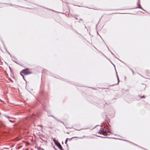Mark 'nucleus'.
<instances>
[{
  "label": "nucleus",
  "mask_w": 150,
  "mask_h": 150,
  "mask_svg": "<svg viewBox=\"0 0 150 150\" xmlns=\"http://www.w3.org/2000/svg\"><path fill=\"white\" fill-rule=\"evenodd\" d=\"M111 133V132L109 130L107 129L104 130L103 129L102 134L106 136L107 135H109Z\"/></svg>",
  "instance_id": "obj_1"
},
{
  "label": "nucleus",
  "mask_w": 150,
  "mask_h": 150,
  "mask_svg": "<svg viewBox=\"0 0 150 150\" xmlns=\"http://www.w3.org/2000/svg\"><path fill=\"white\" fill-rule=\"evenodd\" d=\"M56 146L58 147L61 150H64L63 149L62 145L59 143H57V144H56Z\"/></svg>",
  "instance_id": "obj_2"
},
{
  "label": "nucleus",
  "mask_w": 150,
  "mask_h": 150,
  "mask_svg": "<svg viewBox=\"0 0 150 150\" xmlns=\"http://www.w3.org/2000/svg\"><path fill=\"white\" fill-rule=\"evenodd\" d=\"M28 71L25 70H23L21 72V73H23L25 75H28Z\"/></svg>",
  "instance_id": "obj_3"
},
{
  "label": "nucleus",
  "mask_w": 150,
  "mask_h": 150,
  "mask_svg": "<svg viewBox=\"0 0 150 150\" xmlns=\"http://www.w3.org/2000/svg\"><path fill=\"white\" fill-rule=\"evenodd\" d=\"M137 7L136 8H140L141 9H142V10L144 11H145V12H146V11H145L142 7H141V6L140 5V4H139V3H138V2H137Z\"/></svg>",
  "instance_id": "obj_4"
},
{
  "label": "nucleus",
  "mask_w": 150,
  "mask_h": 150,
  "mask_svg": "<svg viewBox=\"0 0 150 150\" xmlns=\"http://www.w3.org/2000/svg\"><path fill=\"white\" fill-rule=\"evenodd\" d=\"M0 127L1 128L4 129L5 128V125L3 123L1 122L0 123Z\"/></svg>",
  "instance_id": "obj_5"
},
{
  "label": "nucleus",
  "mask_w": 150,
  "mask_h": 150,
  "mask_svg": "<svg viewBox=\"0 0 150 150\" xmlns=\"http://www.w3.org/2000/svg\"><path fill=\"white\" fill-rule=\"evenodd\" d=\"M4 116L6 117V118L8 119H16V118L13 117H11L9 116H8L6 115H4Z\"/></svg>",
  "instance_id": "obj_6"
},
{
  "label": "nucleus",
  "mask_w": 150,
  "mask_h": 150,
  "mask_svg": "<svg viewBox=\"0 0 150 150\" xmlns=\"http://www.w3.org/2000/svg\"><path fill=\"white\" fill-rule=\"evenodd\" d=\"M11 57L12 58V61L14 62L17 64H18V63L15 61L16 60H17V59L14 56H11Z\"/></svg>",
  "instance_id": "obj_7"
},
{
  "label": "nucleus",
  "mask_w": 150,
  "mask_h": 150,
  "mask_svg": "<svg viewBox=\"0 0 150 150\" xmlns=\"http://www.w3.org/2000/svg\"><path fill=\"white\" fill-rule=\"evenodd\" d=\"M42 105H43V109L44 110L46 111V112H48V110H47V109L46 108V105H43L42 104Z\"/></svg>",
  "instance_id": "obj_8"
},
{
  "label": "nucleus",
  "mask_w": 150,
  "mask_h": 150,
  "mask_svg": "<svg viewBox=\"0 0 150 150\" xmlns=\"http://www.w3.org/2000/svg\"><path fill=\"white\" fill-rule=\"evenodd\" d=\"M52 139H53V141L54 142V143L55 145H56V144H57V143H59V142H57L56 141L55 138H52Z\"/></svg>",
  "instance_id": "obj_9"
},
{
  "label": "nucleus",
  "mask_w": 150,
  "mask_h": 150,
  "mask_svg": "<svg viewBox=\"0 0 150 150\" xmlns=\"http://www.w3.org/2000/svg\"><path fill=\"white\" fill-rule=\"evenodd\" d=\"M124 140V141H126V142H130V143H131V144H133L134 145H136V146H138V145H137V144H134V143H133L132 142H130V141H128V140Z\"/></svg>",
  "instance_id": "obj_10"
},
{
  "label": "nucleus",
  "mask_w": 150,
  "mask_h": 150,
  "mask_svg": "<svg viewBox=\"0 0 150 150\" xmlns=\"http://www.w3.org/2000/svg\"><path fill=\"white\" fill-rule=\"evenodd\" d=\"M100 137L101 138H113V139H117L115 138H111V137H102V136H100Z\"/></svg>",
  "instance_id": "obj_11"
},
{
  "label": "nucleus",
  "mask_w": 150,
  "mask_h": 150,
  "mask_svg": "<svg viewBox=\"0 0 150 150\" xmlns=\"http://www.w3.org/2000/svg\"><path fill=\"white\" fill-rule=\"evenodd\" d=\"M79 22L81 23L82 24H83L84 23V22L83 20L81 19H79V21H78Z\"/></svg>",
  "instance_id": "obj_12"
},
{
  "label": "nucleus",
  "mask_w": 150,
  "mask_h": 150,
  "mask_svg": "<svg viewBox=\"0 0 150 150\" xmlns=\"http://www.w3.org/2000/svg\"><path fill=\"white\" fill-rule=\"evenodd\" d=\"M102 130H103V128H101L100 129V130H99V131L98 132V133H100V134L102 133Z\"/></svg>",
  "instance_id": "obj_13"
},
{
  "label": "nucleus",
  "mask_w": 150,
  "mask_h": 150,
  "mask_svg": "<svg viewBox=\"0 0 150 150\" xmlns=\"http://www.w3.org/2000/svg\"><path fill=\"white\" fill-rule=\"evenodd\" d=\"M37 149L38 150H44L43 149H42V148H41L40 147H38L37 148Z\"/></svg>",
  "instance_id": "obj_14"
},
{
  "label": "nucleus",
  "mask_w": 150,
  "mask_h": 150,
  "mask_svg": "<svg viewBox=\"0 0 150 150\" xmlns=\"http://www.w3.org/2000/svg\"><path fill=\"white\" fill-rule=\"evenodd\" d=\"M68 139V138H67L66 139L65 141V144H66V145L67 146H68V145L67 144V142Z\"/></svg>",
  "instance_id": "obj_15"
},
{
  "label": "nucleus",
  "mask_w": 150,
  "mask_h": 150,
  "mask_svg": "<svg viewBox=\"0 0 150 150\" xmlns=\"http://www.w3.org/2000/svg\"><path fill=\"white\" fill-rule=\"evenodd\" d=\"M75 138V137H72L71 138H70V139H69V138H68V140L69 141H71L73 138Z\"/></svg>",
  "instance_id": "obj_16"
},
{
  "label": "nucleus",
  "mask_w": 150,
  "mask_h": 150,
  "mask_svg": "<svg viewBox=\"0 0 150 150\" xmlns=\"http://www.w3.org/2000/svg\"><path fill=\"white\" fill-rule=\"evenodd\" d=\"M110 53H111V54L116 58H117L115 56V55L111 52V51H110Z\"/></svg>",
  "instance_id": "obj_17"
},
{
  "label": "nucleus",
  "mask_w": 150,
  "mask_h": 150,
  "mask_svg": "<svg viewBox=\"0 0 150 150\" xmlns=\"http://www.w3.org/2000/svg\"><path fill=\"white\" fill-rule=\"evenodd\" d=\"M58 121L62 123L64 125V122H62L60 120H58Z\"/></svg>",
  "instance_id": "obj_18"
},
{
  "label": "nucleus",
  "mask_w": 150,
  "mask_h": 150,
  "mask_svg": "<svg viewBox=\"0 0 150 150\" xmlns=\"http://www.w3.org/2000/svg\"><path fill=\"white\" fill-rule=\"evenodd\" d=\"M41 139L44 142H45L46 143H47V140H44L43 139H42V138H41Z\"/></svg>",
  "instance_id": "obj_19"
},
{
  "label": "nucleus",
  "mask_w": 150,
  "mask_h": 150,
  "mask_svg": "<svg viewBox=\"0 0 150 150\" xmlns=\"http://www.w3.org/2000/svg\"><path fill=\"white\" fill-rule=\"evenodd\" d=\"M20 75L23 76V79L26 81V80H25V79H24V76H23V75L21 74V73H20Z\"/></svg>",
  "instance_id": "obj_20"
},
{
  "label": "nucleus",
  "mask_w": 150,
  "mask_h": 150,
  "mask_svg": "<svg viewBox=\"0 0 150 150\" xmlns=\"http://www.w3.org/2000/svg\"><path fill=\"white\" fill-rule=\"evenodd\" d=\"M8 121L11 122H12V123H13L14 122V121H12L11 120H8Z\"/></svg>",
  "instance_id": "obj_21"
},
{
  "label": "nucleus",
  "mask_w": 150,
  "mask_h": 150,
  "mask_svg": "<svg viewBox=\"0 0 150 150\" xmlns=\"http://www.w3.org/2000/svg\"><path fill=\"white\" fill-rule=\"evenodd\" d=\"M7 53L11 57V56H12L11 54H10V53L8 52V51H7Z\"/></svg>",
  "instance_id": "obj_22"
},
{
  "label": "nucleus",
  "mask_w": 150,
  "mask_h": 150,
  "mask_svg": "<svg viewBox=\"0 0 150 150\" xmlns=\"http://www.w3.org/2000/svg\"><path fill=\"white\" fill-rule=\"evenodd\" d=\"M117 79V81H118V82L117 83V84H118L119 82V81H120V80H119V78H118V79Z\"/></svg>",
  "instance_id": "obj_23"
},
{
  "label": "nucleus",
  "mask_w": 150,
  "mask_h": 150,
  "mask_svg": "<svg viewBox=\"0 0 150 150\" xmlns=\"http://www.w3.org/2000/svg\"><path fill=\"white\" fill-rule=\"evenodd\" d=\"M141 98H145V97L144 96H141Z\"/></svg>",
  "instance_id": "obj_24"
},
{
  "label": "nucleus",
  "mask_w": 150,
  "mask_h": 150,
  "mask_svg": "<svg viewBox=\"0 0 150 150\" xmlns=\"http://www.w3.org/2000/svg\"><path fill=\"white\" fill-rule=\"evenodd\" d=\"M54 119L57 121H58V119H57L56 117H54Z\"/></svg>",
  "instance_id": "obj_25"
},
{
  "label": "nucleus",
  "mask_w": 150,
  "mask_h": 150,
  "mask_svg": "<svg viewBox=\"0 0 150 150\" xmlns=\"http://www.w3.org/2000/svg\"><path fill=\"white\" fill-rule=\"evenodd\" d=\"M31 73H32L31 72L28 71V74H31Z\"/></svg>",
  "instance_id": "obj_26"
},
{
  "label": "nucleus",
  "mask_w": 150,
  "mask_h": 150,
  "mask_svg": "<svg viewBox=\"0 0 150 150\" xmlns=\"http://www.w3.org/2000/svg\"><path fill=\"white\" fill-rule=\"evenodd\" d=\"M48 116H51V117H53V118H54V117H54L52 115H50V116H49V115H48Z\"/></svg>",
  "instance_id": "obj_27"
},
{
  "label": "nucleus",
  "mask_w": 150,
  "mask_h": 150,
  "mask_svg": "<svg viewBox=\"0 0 150 150\" xmlns=\"http://www.w3.org/2000/svg\"><path fill=\"white\" fill-rule=\"evenodd\" d=\"M116 74H117V72L116 71ZM117 74V79L118 78H118V76L117 75V74Z\"/></svg>",
  "instance_id": "obj_28"
},
{
  "label": "nucleus",
  "mask_w": 150,
  "mask_h": 150,
  "mask_svg": "<svg viewBox=\"0 0 150 150\" xmlns=\"http://www.w3.org/2000/svg\"><path fill=\"white\" fill-rule=\"evenodd\" d=\"M107 124L108 125H109V127H110V125H109V124L108 123Z\"/></svg>",
  "instance_id": "obj_29"
},
{
  "label": "nucleus",
  "mask_w": 150,
  "mask_h": 150,
  "mask_svg": "<svg viewBox=\"0 0 150 150\" xmlns=\"http://www.w3.org/2000/svg\"><path fill=\"white\" fill-rule=\"evenodd\" d=\"M130 69L132 71L133 73L134 74V72H133V71L131 69Z\"/></svg>",
  "instance_id": "obj_30"
},
{
  "label": "nucleus",
  "mask_w": 150,
  "mask_h": 150,
  "mask_svg": "<svg viewBox=\"0 0 150 150\" xmlns=\"http://www.w3.org/2000/svg\"><path fill=\"white\" fill-rule=\"evenodd\" d=\"M10 71L11 72H11H12V71H11V68H10Z\"/></svg>",
  "instance_id": "obj_31"
},
{
  "label": "nucleus",
  "mask_w": 150,
  "mask_h": 150,
  "mask_svg": "<svg viewBox=\"0 0 150 150\" xmlns=\"http://www.w3.org/2000/svg\"><path fill=\"white\" fill-rule=\"evenodd\" d=\"M10 71L11 72H11H12V71H11V68H10Z\"/></svg>",
  "instance_id": "obj_32"
},
{
  "label": "nucleus",
  "mask_w": 150,
  "mask_h": 150,
  "mask_svg": "<svg viewBox=\"0 0 150 150\" xmlns=\"http://www.w3.org/2000/svg\"><path fill=\"white\" fill-rule=\"evenodd\" d=\"M107 46V48H108V50H109V48L107 46Z\"/></svg>",
  "instance_id": "obj_33"
},
{
  "label": "nucleus",
  "mask_w": 150,
  "mask_h": 150,
  "mask_svg": "<svg viewBox=\"0 0 150 150\" xmlns=\"http://www.w3.org/2000/svg\"><path fill=\"white\" fill-rule=\"evenodd\" d=\"M139 1H140V0H138V2H137L139 3Z\"/></svg>",
  "instance_id": "obj_34"
},
{
  "label": "nucleus",
  "mask_w": 150,
  "mask_h": 150,
  "mask_svg": "<svg viewBox=\"0 0 150 150\" xmlns=\"http://www.w3.org/2000/svg\"><path fill=\"white\" fill-rule=\"evenodd\" d=\"M96 136L97 137H100V136L99 135H97Z\"/></svg>",
  "instance_id": "obj_35"
},
{
  "label": "nucleus",
  "mask_w": 150,
  "mask_h": 150,
  "mask_svg": "<svg viewBox=\"0 0 150 150\" xmlns=\"http://www.w3.org/2000/svg\"><path fill=\"white\" fill-rule=\"evenodd\" d=\"M66 133L68 134H69V132H67Z\"/></svg>",
  "instance_id": "obj_36"
},
{
  "label": "nucleus",
  "mask_w": 150,
  "mask_h": 150,
  "mask_svg": "<svg viewBox=\"0 0 150 150\" xmlns=\"http://www.w3.org/2000/svg\"><path fill=\"white\" fill-rule=\"evenodd\" d=\"M71 15V16H72L71 15V14H69V16L70 17V15Z\"/></svg>",
  "instance_id": "obj_37"
},
{
  "label": "nucleus",
  "mask_w": 150,
  "mask_h": 150,
  "mask_svg": "<svg viewBox=\"0 0 150 150\" xmlns=\"http://www.w3.org/2000/svg\"><path fill=\"white\" fill-rule=\"evenodd\" d=\"M73 17L75 18V16H73Z\"/></svg>",
  "instance_id": "obj_38"
},
{
  "label": "nucleus",
  "mask_w": 150,
  "mask_h": 150,
  "mask_svg": "<svg viewBox=\"0 0 150 150\" xmlns=\"http://www.w3.org/2000/svg\"><path fill=\"white\" fill-rule=\"evenodd\" d=\"M39 126H40V127H42V126L41 125H39Z\"/></svg>",
  "instance_id": "obj_39"
},
{
  "label": "nucleus",
  "mask_w": 150,
  "mask_h": 150,
  "mask_svg": "<svg viewBox=\"0 0 150 150\" xmlns=\"http://www.w3.org/2000/svg\"><path fill=\"white\" fill-rule=\"evenodd\" d=\"M141 148H143L142 147H141V146H139Z\"/></svg>",
  "instance_id": "obj_40"
},
{
  "label": "nucleus",
  "mask_w": 150,
  "mask_h": 150,
  "mask_svg": "<svg viewBox=\"0 0 150 150\" xmlns=\"http://www.w3.org/2000/svg\"><path fill=\"white\" fill-rule=\"evenodd\" d=\"M76 19L78 20V19L76 18H75Z\"/></svg>",
  "instance_id": "obj_41"
},
{
  "label": "nucleus",
  "mask_w": 150,
  "mask_h": 150,
  "mask_svg": "<svg viewBox=\"0 0 150 150\" xmlns=\"http://www.w3.org/2000/svg\"><path fill=\"white\" fill-rule=\"evenodd\" d=\"M9 69H10V68H11V67L9 66Z\"/></svg>",
  "instance_id": "obj_42"
},
{
  "label": "nucleus",
  "mask_w": 150,
  "mask_h": 150,
  "mask_svg": "<svg viewBox=\"0 0 150 150\" xmlns=\"http://www.w3.org/2000/svg\"><path fill=\"white\" fill-rule=\"evenodd\" d=\"M6 51L7 52V51H8L7 50H6Z\"/></svg>",
  "instance_id": "obj_43"
},
{
  "label": "nucleus",
  "mask_w": 150,
  "mask_h": 150,
  "mask_svg": "<svg viewBox=\"0 0 150 150\" xmlns=\"http://www.w3.org/2000/svg\"><path fill=\"white\" fill-rule=\"evenodd\" d=\"M85 28L86 29H87L86 27L85 26Z\"/></svg>",
  "instance_id": "obj_44"
},
{
  "label": "nucleus",
  "mask_w": 150,
  "mask_h": 150,
  "mask_svg": "<svg viewBox=\"0 0 150 150\" xmlns=\"http://www.w3.org/2000/svg\"><path fill=\"white\" fill-rule=\"evenodd\" d=\"M112 64L114 65V66L115 67V65H114V64Z\"/></svg>",
  "instance_id": "obj_45"
},
{
  "label": "nucleus",
  "mask_w": 150,
  "mask_h": 150,
  "mask_svg": "<svg viewBox=\"0 0 150 150\" xmlns=\"http://www.w3.org/2000/svg\"><path fill=\"white\" fill-rule=\"evenodd\" d=\"M108 129H109V127H108Z\"/></svg>",
  "instance_id": "obj_46"
},
{
  "label": "nucleus",
  "mask_w": 150,
  "mask_h": 150,
  "mask_svg": "<svg viewBox=\"0 0 150 150\" xmlns=\"http://www.w3.org/2000/svg\"><path fill=\"white\" fill-rule=\"evenodd\" d=\"M110 52V51H111L110 50H109Z\"/></svg>",
  "instance_id": "obj_47"
},
{
  "label": "nucleus",
  "mask_w": 150,
  "mask_h": 150,
  "mask_svg": "<svg viewBox=\"0 0 150 150\" xmlns=\"http://www.w3.org/2000/svg\"><path fill=\"white\" fill-rule=\"evenodd\" d=\"M95 48L96 49V50H97V49H96V48L95 47Z\"/></svg>",
  "instance_id": "obj_48"
},
{
  "label": "nucleus",
  "mask_w": 150,
  "mask_h": 150,
  "mask_svg": "<svg viewBox=\"0 0 150 150\" xmlns=\"http://www.w3.org/2000/svg\"><path fill=\"white\" fill-rule=\"evenodd\" d=\"M5 63H6V64H7V63H6V62H5Z\"/></svg>",
  "instance_id": "obj_49"
},
{
  "label": "nucleus",
  "mask_w": 150,
  "mask_h": 150,
  "mask_svg": "<svg viewBox=\"0 0 150 150\" xmlns=\"http://www.w3.org/2000/svg\"><path fill=\"white\" fill-rule=\"evenodd\" d=\"M75 130H78L77 129H75Z\"/></svg>",
  "instance_id": "obj_50"
},
{
  "label": "nucleus",
  "mask_w": 150,
  "mask_h": 150,
  "mask_svg": "<svg viewBox=\"0 0 150 150\" xmlns=\"http://www.w3.org/2000/svg\"><path fill=\"white\" fill-rule=\"evenodd\" d=\"M142 12L143 13H144L143 12Z\"/></svg>",
  "instance_id": "obj_51"
},
{
  "label": "nucleus",
  "mask_w": 150,
  "mask_h": 150,
  "mask_svg": "<svg viewBox=\"0 0 150 150\" xmlns=\"http://www.w3.org/2000/svg\"><path fill=\"white\" fill-rule=\"evenodd\" d=\"M62 143L63 144V142H62Z\"/></svg>",
  "instance_id": "obj_52"
},
{
  "label": "nucleus",
  "mask_w": 150,
  "mask_h": 150,
  "mask_svg": "<svg viewBox=\"0 0 150 150\" xmlns=\"http://www.w3.org/2000/svg\"><path fill=\"white\" fill-rule=\"evenodd\" d=\"M1 113L0 112V115H1Z\"/></svg>",
  "instance_id": "obj_53"
}]
</instances>
